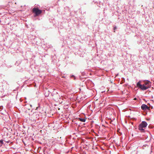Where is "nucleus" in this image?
I'll return each mask as SVG.
<instances>
[{
    "instance_id": "nucleus-2",
    "label": "nucleus",
    "mask_w": 154,
    "mask_h": 154,
    "mask_svg": "<svg viewBox=\"0 0 154 154\" xmlns=\"http://www.w3.org/2000/svg\"><path fill=\"white\" fill-rule=\"evenodd\" d=\"M32 12L35 14L37 16L42 13V11L38 8H34L32 9Z\"/></svg>"
},
{
    "instance_id": "nucleus-4",
    "label": "nucleus",
    "mask_w": 154,
    "mask_h": 154,
    "mask_svg": "<svg viewBox=\"0 0 154 154\" xmlns=\"http://www.w3.org/2000/svg\"><path fill=\"white\" fill-rule=\"evenodd\" d=\"M144 84L145 85V86L147 88H148L151 86V83L149 81H147L145 82Z\"/></svg>"
},
{
    "instance_id": "nucleus-12",
    "label": "nucleus",
    "mask_w": 154,
    "mask_h": 154,
    "mask_svg": "<svg viewBox=\"0 0 154 154\" xmlns=\"http://www.w3.org/2000/svg\"><path fill=\"white\" fill-rule=\"evenodd\" d=\"M134 100H137V98H134Z\"/></svg>"
},
{
    "instance_id": "nucleus-1",
    "label": "nucleus",
    "mask_w": 154,
    "mask_h": 154,
    "mask_svg": "<svg viewBox=\"0 0 154 154\" xmlns=\"http://www.w3.org/2000/svg\"><path fill=\"white\" fill-rule=\"evenodd\" d=\"M147 125V124L146 122L143 121L139 125L138 129L141 132H144V129Z\"/></svg>"
},
{
    "instance_id": "nucleus-6",
    "label": "nucleus",
    "mask_w": 154,
    "mask_h": 154,
    "mask_svg": "<svg viewBox=\"0 0 154 154\" xmlns=\"http://www.w3.org/2000/svg\"><path fill=\"white\" fill-rule=\"evenodd\" d=\"M144 84L143 85H142V86H141L140 88L143 90H146L148 89L147 87Z\"/></svg>"
},
{
    "instance_id": "nucleus-15",
    "label": "nucleus",
    "mask_w": 154,
    "mask_h": 154,
    "mask_svg": "<svg viewBox=\"0 0 154 154\" xmlns=\"http://www.w3.org/2000/svg\"><path fill=\"white\" fill-rule=\"evenodd\" d=\"M25 98L26 99V97H25Z\"/></svg>"
},
{
    "instance_id": "nucleus-5",
    "label": "nucleus",
    "mask_w": 154,
    "mask_h": 154,
    "mask_svg": "<svg viewBox=\"0 0 154 154\" xmlns=\"http://www.w3.org/2000/svg\"><path fill=\"white\" fill-rule=\"evenodd\" d=\"M58 98L57 99H55V101L57 102H58L60 103H63V97H58Z\"/></svg>"
},
{
    "instance_id": "nucleus-7",
    "label": "nucleus",
    "mask_w": 154,
    "mask_h": 154,
    "mask_svg": "<svg viewBox=\"0 0 154 154\" xmlns=\"http://www.w3.org/2000/svg\"><path fill=\"white\" fill-rule=\"evenodd\" d=\"M137 87L140 88L141 86H142V85L140 84V82H139L137 84Z\"/></svg>"
},
{
    "instance_id": "nucleus-9",
    "label": "nucleus",
    "mask_w": 154,
    "mask_h": 154,
    "mask_svg": "<svg viewBox=\"0 0 154 154\" xmlns=\"http://www.w3.org/2000/svg\"><path fill=\"white\" fill-rule=\"evenodd\" d=\"M3 144V142L2 140H0V147Z\"/></svg>"
},
{
    "instance_id": "nucleus-3",
    "label": "nucleus",
    "mask_w": 154,
    "mask_h": 154,
    "mask_svg": "<svg viewBox=\"0 0 154 154\" xmlns=\"http://www.w3.org/2000/svg\"><path fill=\"white\" fill-rule=\"evenodd\" d=\"M141 109L144 110H146V109L149 110L150 109V107L147 106L145 104H143L141 106Z\"/></svg>"
},
{
    "instance_id": "nucleus-14",
    "label": "nucleus",
    "mask_w": 154,
    "mask_h": 154,
    "mask_svg": "<svg viewBox=\"0 0 154 154\" xmlns=\"http://www.w3.org/2000/svg\"><path fill=\"white\" fill-rule=\"evenodd\" d=\"M72 98H70V99H71V100H72Z\"/></svg>"
},
{
    "instance_id": "nucleus-10",
    "label": "nucleus",
    "mask_w": 154,
    "mask_h": 154,
    "mask_svg": "<svg viewBox=\"0 0 154 154\" xmlns=\"http://www.w3.org/2000/svg\"><path fill=\"white\" fill-rule=\"evenodd\" d=\"M116 26H115L114 27V30H116Z\"/></svg>"
},
{
    "instance_id": "nucleus-13",
    "label": "nucleus",
    "mask_w": 154,
    "mask_h": 154,
    "mask_svg": "<svg viewBox=\"0 0 154 154\" xmlns=\"http://www.w3.org/2000/svg\"><path fill=\"white\" fill-rule=\"evenodd\" d=\"M95 99H96V100H97V99H96V98H95Z\"/></svg>"
},
{
    "instance_id": "nucleus-11",
    "label": "nucleus",
    "mask_w": 154,
    "mask_h": 154,
    "mask_svg": "<svg viewBox=\"0 0 154 154\" xmlns=\"http://www.w3.org/2000/svg\"><path fill=\"white\" fill-rule=\"evenodd\" d=\"M75 97V98H74V100H75V99H77V98L76 97Z\"/></svg>"
},
{
    "instance_id": "nucleus-8",
    "label": "nucleus",
    "mask_w": 154,
    "mask_h": 154,
    "mask_svg": "<svg viewBox=\"0 0 154 154\" xmlns=\"http://www.w3.org/2000/svg\"><path fill=\"white\" fill-rule=\"evenodd\" d=\"M79 120L80 121L82 122H85L86 120V119L84 118H79Z\"/></svg>"
}]
</instances>
